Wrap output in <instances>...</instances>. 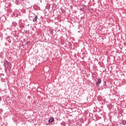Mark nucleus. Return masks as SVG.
Here are the masks:
<instances>
[{
  "mask_svg": "<svg viewBox=\"0 0 126 126\" xmlns=\"http://www.w3.org/2000/svg\"><path fill=\"white\" fill-rule=\"evenodd\" d=\"M5 70H8L9 72H10V70H11V64H9L8 65L4 67Z\"/></svg>",
  "mask_w": 126,
  "mask_h": 126,
  "instance_id": "f257e3e1",
  "label": "nucleus"
},
{
  "mask_svg": "<svg viewBox=\"0 0 126 126\" xmlns=\"http://www.w3.org/2000/svg\"><path fill=\"white\" fill-rule=\"evenodd\" d=\"M10 64V63H9V62H8V61H7V60H5L4 61V67H5L6 66L8 65V64Z\"/></svg>",
  "mask_w": 126,
  "mask_h": 126,
  "instance_id": "f03ea898",
  "label": "nucleus"
},
{
  "mask_svg": "<svg viewBox=\"0 0 126 126\" xmlns=\"http://www.w3.org/2000/svg\"><path fill=\"white\" fill-rule=\"evenodd\" d=\"M55 122V119H54L53 117L50 118L49 120H48V122L49 124H51L52 123H54Z\"/></svg>",
  "mask_w": 126,
  "mask_h": 126,
  "instance_id": "7ed1b4c3",
  "label": "nucleus"
},
{
  "mask_svg": "<svg viewBox=\"0 0 126 126\" xmlns=\"http://www.w3.org/2000/svg\"><path fill=\"white\" fill-rule=\"evenodd\" d=\"M101 82H102V80H101V79H98L97 80V83H96L95 85H96V86H99V84H100Z\"/></svg>",
  "mask_w": 126,
  "mask_h": 126,
  "instance_id": "20e7f679",
  "label": "nucleus"
},
{
  "mask_svg": "<svg viewBox=\"0 0 126 126\" xmlns=\"http://www.w3.org/2000/svg\"><path fill=\"white\" fill-rule=\"evenodd\" d=\"M37 19H38V16L35 15L34 16V18L33 19V22H36V21H37Z\"/></svg>",
  "mask_w": 126,
  "mask_h": 126,
  "instance_id": "39448f33",
  "label": "nucleus"
},
{
  "mask_svg": "<svg viewBox=\"0 0 126 126\" xmlns=\"http://www.w3.org/2000/svg\"><path fill=\"white\" fill-rule=\"evenodd\" d=\"M122 124H123L124 126H126V121H125V120L123 121V122H122Z\"/></svg>",
  "mask_w": 126,
  "mask_h": 126,
  "instance_id": "423d86ee",
  "label": "nucleus"
},
{
  "mask_svg": "<svg viewBox=\"0 0 126 126\" xmlns=\"http://www.w3.org/2000/svg\"><path fill=\"white\" fill-rule=\"evenodd\" d=\"M53 32H54V31H52L51 32V35H54V34L53 33Z\"/></svg>",
  "mask_w": 126,
  "mask_h": 126,
  "instance_id": "0eeeda50",
  "label": "nucleus"
},
{
  "mask_svg": "<svg viewBox=\"0 0 126 126\" xmlns=\"http://www.w3.org/2000/svg\"><path fill=\"white\" fill-rule=\"evenodd\" d=\"M27 44H28V45H30V42H27Z\"/></svg>",
  "mask_w": 126,
  "mask_h": 126,
  "instance_id": "6e6552de",
  "label": "nucleus"
},
{
  "mask_svg": "<svg viewBox=\"0 0 126 126\" xmlns=\"http://www.w3.org/2000/svg\"><path fill=\"white\" fill-rule=\"evenodd\" d=\"M124 45L125 46H126V42H125V43H124Z\"/></svg>",
  "mask_w": 126,
  "mask_h": 126,
  "instance_id": "1a4fd4ad",
  "label": "nucleus"
},
{
  "mask_svg": "<svg viewBox=\"0 0 126 126\" xmlns=\"http://www.w3.org/2000/svg\"><path fill=\"white\" fill-rule=\"evenodd\" d=\"M1 101V97L0 96V102Z\"/></svg>",
  "mask_w": 126,
  "mask_h": 126,
  "instance_id": "9d476101",
  "label": "nucleus"
},
{
  "mask_svg": "<svg viewBox=\"0 0 126 126\" xmlns=\"http://www.w3.org/2000/svg\"><path fill=\"white\" fill-rule=\"evenodd\" d=\"M54 31L56 32V30H54Z\"/></svg>",
  "mask_w": 126,
  "mask_h": 126,
  "instance_id": "9b49d317",
  "label": "nucleus"
}]
</instances>
